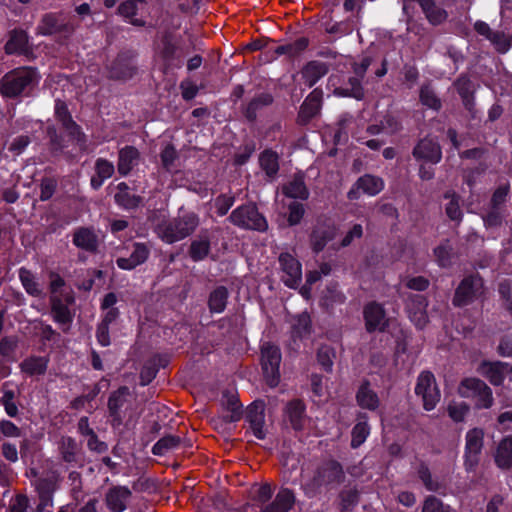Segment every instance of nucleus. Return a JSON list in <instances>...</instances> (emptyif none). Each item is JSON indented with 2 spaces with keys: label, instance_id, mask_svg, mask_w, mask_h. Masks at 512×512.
Masks as SVG:
<instances>
[{
  "label": "nucleus",
  "instance_id": "nucleus-63",
  "mask_svg": "<svg viewBox=\"0 0 512 512\" xmlns=\"http://www.w3.org/2000/svg\"><path fill=\"white\" fill-rule=\"evenodd\" d=\"M176 158V151L173 146L167 145L161 152V161L167 170H171Z\"/></svg>",
  "mask_w": 512,
  "mask_h": 512
},
{
  "label": "nucleus",
  "instance_id": "nucleus-59",
  "mask_svg": "<svg viewBox=\"0 0 512 512\" xmlns=\"http://www.w3.org/2000/svg\"><path fill=\"white\" fill-rule=\"evenodd\" d=\"M332 356H333V353H332L331 349L328 347H322L318 350V353H317L318 362L327 371L331 370V367L333 365Z\"/></svg>",
  "mask_w": 512,
  "mask_h": 512
},
{
  "label": "nucleus",
  "instance_id": "nucleus-55",
  "mask_svg": "<svg viewBox=\"0 0 512 512\" xmlns=\"http://www.w3.org/2000/svg\"><path fill=\"white\" fill-rule=\"evenodd\" d=\"M36 491L38 496H53L55 482L51 479H39L36 482Z\"/></svg>",
  "mask_w": 512,
  "mask_h": 512
},
{
  "label": "nucleus",
  "instance_id": "nucleus-46",
  "mask_svg": "<svg viewBox=\"0 0 512 512\" xmlns=\"http://www.w3.org/2000/svg\"><path fill=\"white\" fill-rule=\"evenodd\" d=\"M446 198L449 199V202L446 204L445 211L447 216L454 221H459L462 217V211L460 209L458 198L452 194L446 195Z\"/></svg>",
  "mask_w": 512,
  "mask_h": 512
},
{
  "label": "nucleus",
  "instance_id": "nucleus-12",
  "mask_svg": "<svg viewBox=\"0 0 512 512\" xmlns=\"http://www.w3.org/2000/svg\"><path fill=\"white\" fill-rule=\"evenodd\" d=\"M55 116L72 139L82 145L84 143V135L81 133L80 127L71 119L64 102L56 101Z\"/></svg>",
  "mask_w": 512,
  "mask_h": 512
},
{
  "label": "nucleus",
  "instance_id": "nucleus-62",
  "mask_svg": "<svg viewBox=\"0 0 512 512\" xmlns=\"http://www.w3.org/2000/svg\"><path fill=\"white\" fill-rule=\"evenodd\" d=\"M456 88L459 92V94L462 96V98L467 99L470 94L472 93V83L470 79L466 76L460 77L457 82L455 83Z\"/></svg>",
  "mask_w": 512,
  "mask_h": 512
},
{
  "label": "nucleus",
  "instance_id": "nucleus-18",
  "mask_svg": "<svg viewBox=\"0 0 512 512\" xmlns=\"http://www.w3.org/2000/svg\"><path fill=\"white\" fill-rule=\"evenodd\" d=\"M364 318L368 331L382 330L386 325L384 309L377 303H370L364 309Z\"/></svg>",
  "mask_w": 512,
  "mask_h": 512
},
{
  "label": "nucleus",
  "instance_id": "nucleus-45",
  "mask_svg": "<svg viewBox=\"0 0 512 512\" xmlns=\"http://www.w3.org/2000/svg\"><path fill=\"white\" fill-rule=\"evenodd\" d=\"M310 328L311 320L310 316L307 313H302L296 317L295 322L293 324V330L297 336L303 337L309 334Z\"/></svg>",
  "mask_w": 512,
  "mask_h": 512
},
{
  "label": "nucleus",
  "instance_id": "nucleus-21",
  "mask_svg": "<svg viewBox=\"0 0 512 512\" xmlns=\"http://www.w3.org/2000/svg\"><path fill=\"white\" fill-rule=\"evenodd\" d=\"M145 0H127L123 2L118 12L123 16L130 24L134 26H143L145 21L141 18H137L139 11L143 9Z\"/></svg>",
  "mask_w": 512,
  "mask_h": 512
},
{
  "label": "nucleus",
  "instance_id": "nucleus-15",
  "mask_svg": "<svg viewBox=\"0 0 512 512\" xmlns=\"http://www.w3.org/2000/svg\"><path fill=\"white\" fill-rule=\"evenodd\" d=\"M413 155L418 160L437 163L441 159V149L432 139H423L414 148Z\"/></svg>",
  "mask_w": 512,
  "mask_h": 512
},
{
  "label": "nucleus",
  "instance_id": "nucleus-47",
  "mask_svg": "<svg viewBox=\"0 0 512 512\" xmlns=\"http://www.w3.org/2000/svg\"><path fill=\"white\" fill-rule=\"evenodd\" d=\"M77 452V443L75 440L71 438H63L61 443V453L63 456V459L66 462H73L75 461Z\"/></svg>",
  "mask_w": 512,
  "mask_h": 512
},
{
  "label": "nucleus",
  "instance_id": "nucleus-37",
  "mask_svg": "<svg viewBox=\"0 0 512 512\" xmlns=\"http://www.w3.org/2000/svg\"><path fill=\"white\" fill-rule=\"evenodd\" d=\"M320 106L321 92L314 90L302 104L300 113L305 117H312L319 111Z\"/></svg>",
  "mask_w": 512,
  "mask_h": 512
},
{
  "label": "nucleus",
  "instance_id": "nucleus-30",
  "mask_svg": "<svg viewBox=\"0 0 512 512\" xmlns=\"http://www.w3.org/2000/svg\"><path fill=\"white\" fill-rule=\"evenodd\" d=\"M48 360L45 357L32 356L25 359L21 364V370L28 375H41L45 373Z\"/></svg>",
  "mask_w": 512,
  "mask_h": 512
},
{
  "label": "nucleus",
  "instance_id": "nucleus-26",
  "mask_svg": "<svg viewBox=\"0 0 512 512\" xmlns=\"http://www.w3.org/2000/svg\"><path fill=\"white\" fill-rule=\"evenodd\" d=\"M139 152L132 146H127L119 151L118 171L122 175H127L133 166L137 163Z\"/></svg>",
  "mask_w": 512,
  "mask_h": 512
},
{
  "label": "nucleus",
  "instance_id": "nucleus-5",
  "mask_svg": "<svg viewBox=\"0 0 512 512\" xmlns=\"http://www.w3.org/2000/svg\"><path fill=\"white\" fill-rule=\"evenodd\" d=\"M415 393L417 396L421 397L423 407L427 411L433 410L441 398L435 377L429 371H423L418 376Z\"/></svg>",
  "mask_w": 512,
  "mask_h": 512
},
{
  "label": "nucleus",
  "instance_id": "nucleus-13",
  "mask_svg": "<svg viewBox=\"0 0 512 512\" xmlns=\"http://www.w3.org/2000/svg\"><path fill=\"white\" fill-rule=\"evenodd\" d=\"M263 402H254L248 407L246 418L250 423L254 436L258 439H264L266 432L264 429L265 415Z\"/></svg>",
  "mask_w": 512,
  "mask_h": 512
},
{
  "label": "nucleus",
  "instance_id": "nucleus-25",
  "mask_svg": "<svg viewBox=\"0 0 512 512\" xmlns=\"http://www.w3.org/2000/svg\"><path fill=\"white\" fill-rule=\"evenodd\" d=\"M51 303L54 320L60 324L64 330L68 329L73 319V315L68 305L54 297L52 298Z\"/></svg>",
  "mask_w": 512,
  "mask_h": 512
},
{
  "label": "nucleus",
  "instance_id": "nucleus-32",
  "mask_svg": "<svg viewBox=\"0 0 512 512\" xmlns=\"http://www.w3.org/2000/svg\"><path fill=\"white\" fill-rule=\"evenodd\" d=\"M260 166L268 177H274L279 170L278 155L272 150H265L259 157Z\"/></svg>",
  "mask_w": 512,
  "mask_h": 512
},
{
  "label": "nucleus",
  "instance_id": "nucleus-38",
  "mask_svg": "<svg viewBox=\"0 0 512 512\" xmlns=\"http://www.w3.org/2000/svg\"><path fill=\"white\" fill-rule=\"evenodd\" d=\"M180 445V438L174 435H168L158 440L153 448L152 452L155 455H164L170 450H174Z\"/></svg>",
  "mask_w": 512,
  "mask_h": 512
},
{
  "label": "nucleus",
  "instance_id": "nucleus-60",
  "mask_svg": "<svg viewBox=\"0 0 512 512\" xmlns=\"http://www.w3.org/2000/svg\"><path fill=\"white\" fill-rule=\"evenodd\" d=\"M28 504L29 500L25 495H17L10 500L9 512H25Z\"/></svg>",
  "mask_w": 512,
  "mask_h": 512
},
{
  "label": "nucleus",
  "instance_id": "nucleus-33",
  "mask_svg": "<svg viewBox=\"0 0 512 512\" xmlns=\"http://www.w3.org/2000/svg\"><path fill=\"white\" fill-rule=\"evenodd\" d=\"M305 407L300 400L291 401L286 407V414L294 429H301Z\"/></svg>",
  "mask_w": 512,
  "mask_h": 512
},
{
  "label": "nucleus",
  "instance_id": "nucleus-41",
  "mask_svg": "<svg viewBox=\"0 0 512 512\" xmlns=\"http://www.w3.org/2000/svg\"><path fill=\"white\" fill-rule=\"evenodd\" d=\"M434 255L437 263L441 267H448L452 260V246L448 240L439 244L434 249Z\"/></svg>",
  "mask_w": 512,
  "mask_h": 512
},
{
  "label": "nucleus",
  "instance_id": "nucleus-6",
  "mask_svg": "<svg viewBox=\"0 0 512 512\" xmlns=\"http://www.w3.org/2000/svg\"><path fill=\"white\" fill-rule=\"evenodd\" d=\"M229 218L234 225L243 229L264 231L267 228L265 218L254 205H244L235 209Z\"/></svg>",
  "mask_w": 512,
  "mask_h": 512
},
{
  "label": "nucleus",
  "instance_id": "nucleus-24",
  "mask_svg": "<svg viewBox=\"0 0 512 512\" xmlns=\"http://www.w3.org/2000/svg\"><path fill=\"white\" fill-rule=\"evenodd\" d=\"M294 503V495L288 489H282L278 492L275 500L264 507L261 512H288Z\"/></svg>",
  "mask_w": 512,
  "mask_h": 512
},
{
  "label": "nucleus",
  "instance_id": "nucleus-27",
  "mask_svg": "<svg viewBox=\"0 0 512 512\" xmlns=\"http://www.w3.org/2000/svg\"><path fill=\"white\" fill-rule=\"evenodd\" d=\"M495 462L500 468L512 467V437H506L499 443Z\"/></svg>",
  "mask_w": 512,
  "mask_h": 512
},
{
  "label": "nucleus",
  "instance_id": "nucleus-35",
  "mask_svg": "<svg viewBox=\"0 0 512 512\" xmlns=\"http://www.w3.org/2000/svg\"><path fill=\"white\" fill-rule=\"evenodd\" d=\"M335 237V229L333 227L317 228L312 234V245L315 251H321L326 243Z\"/></svg>",
  "mask_w": 512,
  "mask_h": 512
},
{
  "label": "nucleus",
  "instance_id": "nucleus-42",
  "mask_svg": "<svg viewBox=\"0 0 512 512\" xmlns=\"http://www.w3.org/2000/svg\"><path fill=\"white\" fill-rule=\"evenodd\" d=\"M369 434L370 427L367 421H359L352 429L351 446L353 448H358L365 442Z\"/></svg>",
  "mask_w": 512,
  "mask_h": 512
},
{
  "label": "nucleus",
  "instance_id": "nucleus-8",
  "mask_svg": "<svg viewBox=\"0 0 512 512\" xmlns=\"http://www.w3.org/2000/svg\"><path fill=\"white\" fill-rule=\"evenodd\" d=\"M484 431L481 428H472L465 436L464 464L467 471H472L478 465L480 453L483 448Z\"/></svg>",
  "mask_w": 512,
  "mask_h": 512
},
{
  "label": "nucleus",
  "instance_id": "nucleus-36",
  "mask_svg": "<svg viewBox=\"0 0 512 512\" xmlns=\"http://www.w3.org/2000/svg\"><path fill=\"white\" fill-rule=\"evenodd\" d=\"M228 291L225 287L216 288L209 297V308L212 312L221 313L227 303Z\"/></svg>",
  "mask_w": 512,
  "mask_h": 512
},
{
  "label": "nucleus",
  "instance_id": "nucleus-56",
  "mask_svg": "<svg viewBox=\"0 0 512 512\" xmlns=\"http://www.w3.org/2000/svg\"><path fill=\"white\" fill-rule=\"evenodd\" d=\"M116 202L123 206L124 208L131 209L138 206L140 202V198L135 196H130L127 192L121 193L117 192L115 194Z\"/></svg>",
  "mask_w": 512,
  "mask_h": 512
},
{
  "label": "nucleus",
  "instance_id": "nucleus-17",
  "mask_svg": "<svg viewBox=\"0 0 512 512\" xmlns=\"http://www.w3.org/2000/svg\"><path fill=\"white\" fill-rule=\"evenodd\" d=\"M98 242V234L93 228L80 227L74 232L73 244L82 250L93 252L97 249Z\"/></svg>",
  "mask_w": 512,
  "mask_h": 512
},
{
  "label": "nucleus",
  "instance_id": "nucleus-57",
  "mask_svg": "<svg viewBox=\"0 0 512 512\" xmlns=\"http://www.w3.org/2000/svg\"><path fill=\"white\" fill-rule=\"evenodd\" d=\"M304 215V207L301 203L292 202L289 205L288 222L290 225H296Z\"/></svg>",
  "mask_w": 512,
  "mask_h": 512
},
{
  "label": "nucleus",
  "instance_id": "nucleus-50",
  "mask_svg": "<svg viewBox=\"0 0 512 512\" xmlns=\"http://www.w3.org/2000/svg\"><path fill=\"white\" fill-rule=\"evenodd\" d=\"M128 394L129 389L127 387H121L118 391L110 396L108 406L112 413H116L117 410L123 405V400Z\"/></svg>",
  "mask_w": 512,
  "mask_h": 512
},
{
  "label": "nucleus",
  "instance_id": "nucleus-40",
  "mask_svg": "<svg viewBox=\"0 0 512 512\" xmlns=\"http://www.w3.org/2000/svg\"><path fill=\"white\" fill-rule=\"evenodd\" d=\"M26 44V34L23 32L14 31L5 45V50L8 54L20 53L25 49Z\"/></svg>",
  "mask_w": 512,
  "mask_h": 512
},
{
  "label": "nucleus",
  "instance_id": "nucleus-31",
  "mask_svg": "<svg viewBox=\"0 0 512 512\" xmlns=\"http://www.w3.org/2000/svg\"><path fill=\"white\" fill-rule=\"evenodd\" d=\"M418 1L430 23L437 25L446 20L447 12L444 9L436 7L432 0Z\"/></svg>",
  "mask_w": 512,
  "mask_h": 512
},
{
  "label": "nucleus",
  "instance_id": "nucleus-16",
  "mask_svg": "<svg viewBox=\"0 0 512 512\" xmlns=\"http://www.w3.org/2000/svg\"><path fill=\"white\" fill-rule=\"evenodd\" d=\"M130 498L131 491L127 487L118 486L108 491L106 504L111 512H123Z\"/></svg>",
  "mask_w": 512,
  "mask_h": 512
},
{
  "label": "nucleus",
  "instance_id": "nucleus-2",
  "mask_svg": "<svg viewBox=\"0 0 512 512\" xmlns=\"http://www.w3.org/2000/svg\"><path fill=\"white\" fill-rule=\"evenodd\" d=\"M198 224L196 214L185 213L172 221L157 225L155 231L163 241L171 244L189 236Z\"/></svg>",
  "mask_w": 512,
  "mask_h": 512
},
{
  "label": "nucleus",
  "instance_id": "nucleus-29",
  "mask_svg": "<svg viewBox=\"0 0 512 512\" xmlns=\"http://www.w3.org/2000/svg\"><path fill=\"white\" fill-rule=\"evenodd\" d=\"M326 73L327 68L324 63L313 61L304 67L302 70V77L305 81V84L311 87Z\"/></svg>",
  "mask_w": 512,
  "mask_h": 512
},
{
  "label": "nucleus",
  "instance_id": "nucleus-4",
  "mask_svg": "<svg viewBox=\"0 0 512 512\" xmlns=\"http://www.w3.org/2000/svg\"><path fill=\"white\" fill-rule=\"evenodd\" d=\"M280 361L281 354L279 348L270 343H264L261 347V364L264 378L270 387H275L279 383Z\"/></svg>",
  "mask_w": 512,
  "mask_h": 512
},
{
  "label": "nucleus",
  "instance_id": "nucleus-14",
  "mask_svg": "<svg viewBox=\"0 0 512 512\" xmlns=\"http://www.w3.org/2000/svg\"><path fill=\"white\" fill-rule=\"evenodd\" d=\"M426 307L427 302L425 298L420 295L413 296L410 302L407 304L408 316L414 325L419 329L424 328L428 322Z\"/></svg>",
  "mask_w": 512,
  "mask_h": 512
},
{
  "label": "nucleus",
  "instance_id": "nucleus-58",
  "mask_svg": "<svg viewBox=\"0 0 512 512\" xmlns=\"http://www.w3.org/2000/svg\"><path fill=\"white\" fill-rule=\"evenodd\" d=\"M56 180L53 178H45L41 182L40 199L46 201L52 197L56 188Z\"/></svg>",
  "mask_w": 512,
  "mask_h": 512
},
{
  "label": "nucleus",
  "instance_id": "nucleus-9",
  "mask_svg": "<svg viewBox=\"0 0 512 512\" xmlns=\"http://www.w3.org/2000/svg\"><path fill=\"white\" fill-rule=\"evenodd\" d=\"M482 293V278L478 275H473L462 280L456 289L453 302L456 306H464L478 299Z\"/></svg>",
  "mask_w": 512,
  "mask_h": 512
},
{
  "label": "nucleus",
  "instance_id": "nucleus-61",
  "mask_svg": "<svg viewBox=\"0 0 512 512\" xmlns=\"http://www.w3.org/2000/svg\"><path fill=\"white\" fill-rule=\"evenodd\" d=\"M419 477L423 481L426 488L430 491H438L440 489V484L437 481H433L430 475L428 468L421 467L418 471Z\"/></svg>",
  "mask_w": 512,
  "mask_h": 512
},
{
  "label": "nucleus",
  "instance_id": "nucleus-39",
  "mask_svg": "<svg viewBox=\"0 0 512 512\" xmlns=\"http://www.w3.org/2000/svg\"><path fill=\"white\" fill-rule=\"evenodd\" d=\"M134 71L135 68L130 61L118 59L111 67L110 77L115 79H128L132 77Z\"/></svg>",
  "mask_w": 512,
  "mask_h": 512
},
{
  "label": "nucleus",
  "instance_id": "nucleus-1",
  "mask_svg": "<svg viewBox=\"0 0 512 512\" xmlns=\"http://www.w3.org/2000/svg\"><path fill=\"white\" fill-rule=\"evenodd\" d=\"M38 80L39 76L35 69H16L3 77L0 92L6 97H16L29 92L38 83Z\"/></svg>",
  "mask_w": 512,
  "mask_h": 512
},
{
  "label": "nucleus",
  "instance_id": "nucleus-22",
  "mask_svg": "<svg viewBox=\"0 0 512 512\" xmlns=\"http://www.w3.org/2000/svg\"><path fill=\"white\" fill-rule=\"evenodd\" d=\"M357 404L362 408L374 411L379 407V397L377 393L370 387L368 382L360 385L356 393Z\"/></svg>",
  "mask_w": 512,
  "mask_h": 512
},
{
  "label": "nucleus",
  "instance_id": "nucleus-34",
  "mask_svg": "<svg viewBox=\"0 0 512 512\" xmlns=\"http://www.w3.org/2000/svg\"><path fill=\"white\" fill-rule=\"evenodd\" d=\"M283 192L290 198L306 199L308 197V190L302 176L294 177L284 186Z\"/></svg>",
  "mask_w": 512,
  "mask_h": 512
},
{
  "label": "nucleus",
  "instance_id": "nucleus-48",
  "mask_svg": "<svg viewBox=\"0 0 512 512\" xmlns=\"http://www.w3.org/2000/svg\"><path fill=\"white\" fill-rule=\"evenodd\" d=\"M57 18L54 15H45L38 26V32L42 35H50L57 31Z\"/></svg>",
  "mask_w": 512,
  "mask_h": 512
},
{
  "label": "nucleus",
  "instance_id": "nucleus-19",
  "mask_svg": "<svg viewBox=\"0 0 512 512\" xmlns=\"http://www.w3.org/2000/svg\"><path fill=\"white\" fill-rule=\"evenodd\" d=\"M384 188V182L381 178L364 175L357 181L355 188L349 191L348 197L350 199L356 198V190H362L364 193L374 196Z\"/></svg>",
  "mask_w": 512,
  "mask_h": 512
},
{
  "label": "nucleus",
  "instance_id": "nucleus-44",
  "mask_svg": "<svg viewBox=\"0 0 512 512\" xmlns=\"http://www.w3.org/2000/svg\"><path fill=\"white\" fill-rule=\"evenodd\" d=\"M209 251V242L206 238L200 237L194 240L190 247V255L193 260L199 261L204 259Z\"/></svg>",
  "mask_w": 512,
  "mask_h": 512
},
{
  "label": "nucleus",
  "instance_id": "nucleus-51",
  "mask_svg": "<svg viewBox=\"0 0 512 512\" xmlns=\"http://www.w3.org/2000/svg\"><path fill=\"white\" fill-rule=\"evenodd\" d=\"M489 41L501 53L507 52L511 46L510 38L506 34L501 32H494V34L490 37Z\"/></svg>",
  "mask_w": 512,
  "mask_h": 512
},
{
  "label": "nucleus",
  "instance_id": "nucleus-53",
  "mask_svg": "<svg viewBox=\"0 0 512 512\" xmlns=\"http://www.w3.org/2000/svg\"><path fill=\"white\" fill-rule=\"evenodd\" d=\"M420 100L423 105L438 109L440 107V101L429 87H423L420 91Z\"/></svg>",
  "mask_w": 512,
  "mask_h": 512
},
{
  "label": "nucleus",
  "instance_id": "nucleus-49",
  "mask_svg": "<svg viewBox=\"0 0 512 512\" xmlns=\"http://www.w3.org/2000/svg\"><path fill=\"white\" fill-rule=\"evenodd\" d=\"M351 88L348 90L344 89H336L335 93L339 96H350L356 99H361L363 97V89L360 85V81L358 78L350 79Z\"/></svg>",
  "mask_w": 512,
  "mask_h": 512
},
{
  "label": "nucleus",
  "instance_id": "nucleus-11",
  "mask_svg": "<svg viewBox=\"0 0 512 512\" xmlns=\"http://www.w3.org/2000/svg\"><path fill=\"white\" fill-rule=\"evenodd\" d=\"M477 372L487 378L492 385H501L508 373V365L500 361H482Z\"/></svg>",
  "mask_w": 512,
  "mask_h": 512
},
{
  "label": "nucleus",
  "instance_id": "nucleus-7",
  "mask_svg": "<svg viewBox=\"0 0 512 512\" xmlns=\"http://www.w3.org/2000/svg\"><path fill=\"white\" fill-rule=\"evenodd\" d=\"M340 474L338 464L331 462L317 470L313 478H303L302 486L305 494L313 497L322 486L333 482Z\"/></svg>",
  "mask_w": 512,
  "mask_h": 512
},
{
  "label": "nucleus",
  "instance_id": "nucleus-20",
  "mask_svg": "<svg viewBox=\"0 0 512 512\" xmlns=\"http://www.w3.org/2000/svg\"><path fill=\"white\" fill-rule=\"evenodd\" d=\"M20 282L27 294L33 297H42L43 282L30 270L22 267L18 271Z\"/></svg>",
  "mask_w": 512,
  "mask_h": 512
},
{
  "label": "nucleus",
  "instance_id": "nucleus-54",
  "mask_svg": "<svg viewBox=\"0 0 512 512\" xmlns=\"http://www.w3.org/2000/svg\"><path fill=\"white\" fill-rule=\"evenodd\" d=\"M422 512H450V509L437 498L428 497L423 504Z\"/></svg>",
  "mask_w": 512,
  "mask_h": 512
},
{
  "label": "nucleus",
  "instance_id": "nucleus-10",
  "mask_svg": "<svg viewBox=\"0 0 512 512\" xmlns=\"http://www.w3.org/2000/svg\"><path fill=\"white\" fill-rule=\"evenodd\" d=\"M279 262L282 267V280L285 285L290 288L297 287L302 278V269L299 261L292 255L283 253L279 257Z\"/></svg>",
  "mask_w": 512,
  "mask_h": 512
},
{
  "label": "nucleus",
  "instance_id": "nucleus-23",
  "mask_svg": "<svg viewBox=\"0 0 512 512\" xmlns=\"http://www.w3.org/2000/svg\"><path fill=\"white\" fill-rule=\"evenodd\" d=\"M149 251L143 244L136 243L134 250L129 258H118L117 265L124 270H131L142 264L148 257Z\"/></svg>",
  "mask_w": 512,
  "mask_h": 512
},
{
  "label": "nucleus",
  "instance_id": "nucleus-43",
  "mask_svg": "<svg viewBox=\"0 0 512 512\" xmlns=\"http://www.w3.org/2000/svg\"><path fill=\"white\" fill-rule=\"evenodd\" d=\"M469 410V405L465 402L460 401H452L447 406L448 415L455 422L464 421Z\"/></svg>",
  "mask_w": 512,
  "mask_h": 512
},
{
  "label": "nucleus",
  "instance_id": "nucleus-28",
  "mask_svg": "<svg viewBox=\"0 0 512 512\" xmlns=\"http://www.w3.org/2000/svg\"><path fill=\"white\" fill-rule=\"evenodd\" d=\"M95 171L96 175L92 177L91 185L94 189H98L105 180L113 175L114 165L105 159H98L95 164Z\"/></svg>",
  "mask_w": 512,
  "mask_h": 512
},
{
  "label": "nucleus",
  "instance_id": "nucleus-64",
  "mask_svg": "<svg viewBox=\"0 0 512 512\" xmlns=\"http://www.w3.org/2000/svg\"><path fill=\"white\" fill-rule=\"evenodd\" d=\"M509 189V184L500 185L496 189L491 200L494 208H498V206L501 205L506 200V197L508 196L509 193Z\"/></svg>",
  "mask_w": 512,
  "mask_h": 512
},
{
  "label": "nucleus",
  "instance_id": "nucleus-3",
  "mask_svg": "<svg viewBox=\"0 0 512 512\" xmlns=\"http://www.w3.org/2000/svg\"><path fill=\"white\" fill-rule=\"evenodd\" d=\"M458 393L464 398L473 399L478 409H488L494 402L491 388L478 378L463 379L458 387Z\"/></svg>",
  "mask_w": 512,
  "mask_h": 512
},
{
  "label": "nucleus",
  "instance_id": "nucleus-52",
  "mask_svg": "<svg viewBox=\"0 0 512 512\" xmlns=\"http://www.w3.org/2000/svg\"><path fill=\"white\" fill-rule=\"evenodd\" d=\"M397 129H398V122L395 119L389 117L386 119L385 124H382L381 126L371 125L368 127L367 131H368V133L374 135V134H378L382 131L385 133H394Z\"/></svg>",
  "mask_w": 512,
  "mask_h": 512
}]
</instances>
